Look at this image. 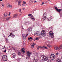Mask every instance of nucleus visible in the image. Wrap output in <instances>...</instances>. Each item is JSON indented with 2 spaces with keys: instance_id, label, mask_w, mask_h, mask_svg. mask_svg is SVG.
<instances>
[{
  "instance_id": "f257e3e1",
  "label": "nucleus",
  "mask_w": 62,
  "mask_h": 62,
  "mask_svg": "<svg viewBox=\"0 0 62 62\" xmlns=\"http://www.w3.org/2000/svg\"><path fill=\"white\" fill-rule=\"evenodd\" d=\"M44 15L43 16V18L42 19V21L43 22H45V20L47 17H46V13L44 12Z\"/></svg>"
},
{
  "instance_id": "f03ea898",
  "label": "nucleus",
  "mask_w": 62,
  "mask_h": 62,
  "mask_svg": "<svg viewBox=\"0 0 62 62\" xmlns=\"http://www.w3.org/2000/svg\"><path fill=\"white\" fill-rule=\"evenodd\" d=\"M41 58L44 61H45L48 60V58L46 56L44 55L42 56L41 57Z\"/></svg>"
},
{
  "instance_id": "7ed1b4c3",
  "label": "nucleus",
  "mask_w": 62,
  "mask_h": 62,
  "mask_svg": "<svg viewBox=\"0 0 62 62\" xmlns=\"http://www.w3.org/2000/svg\"><path fill=\"white\" fill-rule=\"evenodd\" d=\"M41 35L42 37H45L46 36V31L45 30H42L41 32Z\"/></svg>"
},
{
  "instance_id": "20e7f679",
  "label": "nucleus",
  "mask_w": 62,
  "mask_h": 62,
  "mask_svg": "<svg viewBox=\"0 0 62 62\" xmlns=\"http://www.w3.org/2000/svg\"><path fill=\"white\" fill-rule=\"evenodd\" d=\"M16 2L18 3V5L21 7V4H22V0H16Z\"/></svg>"
},
{
  "instance_id": "39448f33",
  "label": "nucleus",
  "mask_w": 62,
  "mask_h": 62,
  "mask_svg": "<svg viewBox=\"0 0 62 62\" xmlns=\"http://www.w3.org/2000/svg\"><path fill=\"white\" fill-rule=\"evenodd\" d=\"M49 35L52 38H53L54 37V33L52 31H50L49 32Z\"/></svg>"
},
{
  "instance_id": "423d86ee",
  "label": "nucleus",
  "mask_w": 62,
  "mask_h": 62,
  "mask_svg": "<svg viewBox=\"0 0 62 62\" xmlns=\"http://www.w3.org/2000/svg\"><path fill=\"white\" fill-rule=\"evenodd\" d=\"M50 57L51 60H54L55 59V56L54 55V54H52L50 56Z\"/></svg>"
},
{
  "instance_id": "0eeeda50",
  "label": "nucleus",
  "mask_w": 62,
  "mask_h": 62,
  "mask_svg": "<svg viewBox=\"0 0 62 62\" xmlns=\"http://www.w3.org/2000/svg\"><path fill=\"white\" fill-rule=\"evenodd\" d=\"M6 7L7 8H12V6L10 5L9 4H7Z\"/></svg>"
},
{
  "instance_id": "6e6552de",
  "label": "nucleus",
  "mask_w": 62,
  "mask_h": 62,
  "mask_svg": "<svg viewBox=\"0 0 62 62\" xmlns=\"http://www.w3.org/2000/svg\"><path fill=\"white\" fill-rule=\"evenodd\" d=\"M25 51V50L24 48H23L22 49L21 52H22V54H24Z\"/></svg>"
},
{
  "instance_id": "1a4fd4ad",
  "label": "nucleus",
  "mask_w": 62,
  "mask_h": 62,
  "mask_svg": "<svg viewBox=\"0 0 62 62\" xmlns=\"http://www.w3.org/2000/svg\"><path fill=\"white\" fill-rule=\"evenodd\" d=\"M18 14H15L13 16V18H17V16H18Z\"/></svg>"
},
{
  "instance_id": "9d476101",
  "label": "nucleus",
  "mask_w": 62,
  "mask_h": 62,
  "mask_svg": "<svg viewBox=\"0 0 62 62\" xmlns=\"http://www.w3.org/2000/svg\"><path fill=\"white\" fill-rule=\"evenodd\" d=\"M36 35L37 36H39L40 35V32H37V33H36Z\"/></svg>"
},
{
  "instance_id": "9b49d317",
  "label": "nucleus",
  "mask_w": 62,
  "mask_h": 62,
  "mask_svg": "<svg viewBox=\"0 0 62 62\" xmlns=\"http://www.w3.org/2000/svg\"><path fill=\"white\" fill-rule=\"evenodd\" d=\"M7 57H2V59L4 61H6L7 60Z\"/></svg>"
},
{
  "instance_id": "f8f14e48",
  "label": "nucleus",
  "mask_w": 62,
  "mask_h": 62,
  "mask_svg": "<svg viewBox=\"0 0 62 62\" xmlns=\"http://www.w3.org/2000/svg\"><path fill=\"white\" fill-rule=\"evenodd\" d=\"M33 1H32L31 0L30 1L29 3V5H31V4H33Z\"/></svg>"
},
{
  "instance_id": "ddd939ff",
  "label": "nucleus",
  "mask_w": 62,
  "mask_h": 62,
  "mask_svg": "<svg viewBox=\"0 0 62 62\" xmlns=\"http://www.w3.org/2000/svg\"><path fill=\"white\" fill-rule=\"evenodd\" d=\"M27 54H32V52H31L27 51Z\"/></svg>"
},
{
  "instance_id": "4468645a",
  "label": "nucleus",
  "mask_w": 62,
  "mask_h": 62,
  "mask_svg": "<svg viewBox=\"0 0 62 62\" xmlns=\"http://www.w3.org/2000/svg\"><path fill=\"white\" fill-rule=\"evenodd\" d=\"M54 49L56 50H60V49L58 47H54Z\"/></svg>"
},
{
  "instance_id": "2eb2a0df",
  "label": "nucleus",
  "mask_w": 62,
  "mask_h": 62,
  "mask_svg": "<svg viewBox=\"0 0 62 62\" xmlns=\"http://www.w3.org/2000/svg\"><path fill=\"white\" fill-rule=\"evenodd\" d=\"M10 18H11V17H9L8 18H7L6 20V21H9V20L10 19Z\"/></svg>"
},
{
  "instance_id": "dca6fc26",
  "label": "nucleus",
  "mask_w": 62,
  "mask_h": 62,
  "mask_svg": "<svg viewBox=\"0 0 62 62\" xmlns=\"http://www.w3.org/2000/svg\"><path fill=\"white\" fill-rule=\"evenodd\" d=\"M11 35H12V33H11L9 34H8V37H10V36Z\"/></svg>"
},
{
  "instance_id": "f3484780",
  "label": "nucleus",
  "mask_w": 62,
  "mask_h": 62,
  "mask_svg": "<svg viewBox=\"0 0 62 62\" xmlns=\"http://www.w3.org/2000/svg\"><path fill=\"white\" fill-rule=\"evenodd\" d=\"M11 56H13L14 58H15V57L16 56V55L15 54V55L12 54V55H11Z\"/></svg>"
},
{
  "instance_id": "a211bd4d",
  "label": "nucleus",
  "mask_w": 62,
  "mask_h": 62,
  "mask_svg": "<svg viewBox=\"0 0 62 62\" xmlns=\"http://www.w3.org/2000/svg\"><path fill=\"white\" fill-rule=\"evenodd\" d=\"M47 21H51V20H52V19H51V18H50V17L49 18H47Z\"/></svg>"
},
{
  "instance_id": "6ab92c4d",
  "label": "nucleus",
  "mask_w": 62,
  "mask_h": 62,
  "mask_svg": "<svg viewBox=\"0 0 62 62\" xmlns=\"http://www.w3.org/2000/svg\"><path fill=\"white\" fill-rule=\"evenodd\" d=\"M47 45L48 47H49V48L52 47V46L49 44H47Z\"/></svg>"
},
{
  "instance_id": "aec40b11",
  "label": "nucleus",
  "mask_w": 62,
  "mask_h": 62,
  "mask_svg": "<svg viewBox=\"0 0 62 62\" xmlns=\"http://www.w3.org/2000/svg\"><path fill=\"white\" fill-rule=\"evenodd\" d=\"M7 15H8V13H6L4 14V16L5 17H6Z\"/></svg>"
},
{
  "instance_id": "412c9836",
  "label": "nucleus",
  "mask_w": 62,
  "mask_h": 62,
  "mask_svg": "<svg viewBox=\"0 0 62 62\" xmlns=\"http://www.w3.org/2000/svg\"><path fill=\"white\" fill-rule=\"evenodd\" d=\"M38 61V60L37 59H35L34 60V62H37Z\"/></svg>"
},
{
  "instance_id": "4be33fe9",
  "label": "nucleus",
  "mask_w": 62,
  "mask_h": 62,
  "mask_svg": "<svg viewBox=\"0 0 62 62\" xmlns=\"http://www.w3.org/2000/svg\"><path fill=\"white\" fill-rule=\"evenodd\" d=\"M2 57L7 58V56L6 55H3V56H2Z\"/></svg>"
},
{
  "instance_id": "5701e85b",
  "label": "nucleus",
  "mask_w": 62,
  "mask_h": 62,
  "mask_svg": "<svg viewBox=\"0 0 62 62\" xmlns=\"http://www.w3.org/2000/svg\"><path fill=\"white\" fill-rule=\"evenodd\" d=\"M28 40H30V39H32V38L31 37H30V38H28Z\"/></svg>"
},
{
  "instance_id": "b1692460",
  "label": "nucleus",
  "mask_w": 62,
  "mask_h": 62,
  "mask_svg": "<svg viewBox=\"0 0 62 62\" xmlns=\"http://www.w3.org/2000/svg\"><path fill=\"white\" fill-rule=\"evenodd\" d=\"M12 38H14V37H15V35H14V34H12Z\"/></svg>"
},
{
  "instance_id": "393cba45",
  "label": "nucleus",
  "mask_w": 62,
  "mask_h": 62,
  "mask_svg": "<svg viewBox=\"0 0 62 62\" xmlns=\"http://www.w3.org/2000/svg\"><path fill=\"white\" fill-rule=\"evenodd\" d=\"M57 62H62L61 60H60L58 61V60H57Z\"/></svg>"
},
{
  "instance_id": "a878e982",
  "label": "nucleus",
  "mask_w": 62,
  "mask_h": 62,
  "mask_svg": "<svg viewBox=\"0 0 62 62\" xmlns=\"http://www.w3.org/2000/svg\"><path fill=\"white\" fill-rule=\"evenodd\" d=\"M31 47L32 48H34V46L33 45H31Z\"/></svg>"
},
{
  "instance_id": "bb28decb",
  "label": "nucleus",
  "mask_w": 62,
  "mask_h": 62,
  "mask_svg": "<svg viewBox=\"0 0 62 62\" xmlns=\"http://www.w3.org/2000/svg\"><path fill=\"white\" fill-rule=\"evenodd\" d=\"M59 48L60 49H62V45H61L59 47Z\"/></svg>"
},
{
  "instance_id": "cd10ccee",
  "label": "nucleus",
  "mask_w": 62,
  "mask_h": 62,
  "mask_svg": "<svg viewBox=\"0 0 62 62\" xmlns=\"http://www.w3.org/2000/svg\"><path fill=\"white\" fill-rule=\"evenodd\" d=\"M23 37L24 38V39H26V37L25 35H24V36H23Z\"/></svg>"
},
{
  "instance_id": "c85d7f7f",
  "label": "nucleus",
  "mask_w": 62,
  "mask_h": 62,
  "mask_svg": "<svg viewBox=\"0 0 62 62\" xmlns=\"http://www.w3.org/2000/svg\"><path fill=\"white\" fill-rule=\"evenodd\" d=\"M31 30V29L30 28L28 29V31H30Z\"/></svg>"
},
{
  "instance_id": "c756f323",
  "label": "nucleus",
  "mask_w": 62,
  "mask_h": 62,
  "mask_svg": "<svg viewBox=\"0 0 62 62\" xmlns=\"http://www.w3.org/2000/svg\"><path fill=\"white\" fill-rule=\"evenodd\" d=\"M43 47H44V48H45L46 49H48L47 47H45L44 46H43Z\"/></svg>"
},
{
  "instance_id": "7c9ffc66",
  "label": "nucleus",
  "mask_w": 62,
  "mask_h": 62,
  "mask_svg": "<svg viewBox=\"0 0 62 62\" xmlns=\"http://www.w3.org/2000/svg\"><path fill=\"white\" fill-rule=\"evenodd\" d=\"M18 54H21V53L20 52H18Z\"/></svg>"
},
{
  "instance_id": "2f4dec72",
  "label": "nucleus",
  "mask_w": 62,
  "mask_h": 62,
  "mask_svg": "<svg viewBox=\"0 0 62 62\" xmlns=\"http://www.w3.org/2000/svg\"><path fill=\"white\" fill-rule=\"evenodd\" d=\"M33 2L34 3H37V1H36V0H34L33 1Z\"/></svg>"
},
{
  "instance_id": "473e14b6",
  "label": "nucleus",
  "mask_w": 62,
  "mask_h": 62,
  "mask_svg": "<svg viewBox=\"0 0 62 62\" xmlns=\"http://www.w3.org/2000/svg\"><path fill=\"white\" fill-rule=\"evenodd\" d=\"M21 27H22V28L21 29V30H23V26H22Z\"/></svg>"
},
{
  "instance_id": "72a5a7b5",
  "label": "nucleus",
  "mask_w": 62,
  "mask_h": 62,
  "mask_svg": "<svg viewBox=\"0 0 62 62\" xmlns=\"http://www.w3.org/2000/svg\"><path fill=\"white\" fill-rule=\"evenodd\" d=\"M31 19H32V20H33L34 21H35L36 20V19L34 18H32Z\"/></svg>"
},
{
  "instance_id": "f704fd0d",
  "label": "nucleus",
  "mask_w": 62,
  "mask_h": 62,
  "mask_svg": "<svg viewBox=\"0 0 62 62\" xmlns=\"http://www.w3.org/2000/svg\"><path fill=\"white\" fill-rule=\"evenodd\" d=\"M39 38H38V37H37L36 39H36L37 40H39Z\"/></svg>"
},
{
  "instance_id": "c9c22d12",
  "label": "nucleus",
  "mask_w": 62,
  "mask_h": 62,
  "mask_svg": "<svg viewBox=\"0 0 62 62\" xmlns=\"http://www.w3.org/2000/svg\"><path fill=\"white\" fill-rule=\"evenodd\" d=\"M23 3L24 4H25H25H26V2H24V1H23Z\"/></svg>"
},
{
  "instance_id": "e433bc0d",
  "label": "nucleus",
  "mask_w": 62,
  "mask_h": 62,
  "mask_svg": "<svg viewBox=\"0 0 62 62\" xmlns=\"http://www.w3.org/2000/svg\"><path fill=\"white\" fill-rule=\"evenodd\" d=\"M39 38H42V36H40L39 37Z\"/></svg>"
},
{
  "instance_id": "4c0bfd02",
  "label": "nucleus",
  "mask_w": 62,
  "mask_h": 62,
  "mask_svg": "<svg viewBox=\"0 0 62 62\" xmlns=\"http://www.w3.org/2000/svg\"><path fill=\"white\" fill-rule=\"evenodd\" d=\"M27 56L29 57V58L30 57V54H28L27 55Z\"/></svg>"
},
{
  "instance_id": "58836bf2",
  "label": "nucleus",
  "mask_w": 62,
  "mask_h": 62,
  "mask_svg": "<svg viewBox=\"0 0 62 62\" xmlns=\"http://www.w3.org/2000/svg\"><path fill=\"white\" fill-rule=\"evenodd\" d=\"M32 45L34 46V45H36V44H35L34 43H33V44H32Z\"/></svg>"
},
{
  "instance_id": "ea45409f",
  "label": "nucleus",
  "mask_w": 62,
  "mask_h": 62,
  "mask_svg": "<svg viewBox=\"0 0 62 62\" xmlns=\"http://www.w3.org/2000/svg\"><path fill=\"white\" fill-rule=\"evenodd\" d=\"M50 18H51V19H53V17H52V16H50Z\"/></svg>"
},
{
  "instance_id": "a19ab883",
  "label": "nucleus",
  "mask_w": 62,
  "mask_h": 62,
  "mask_svg": "<svg viewBox=\"0 0 62 62\" xmlns=\"http://www.w3.org/2000/svg\"><path fill=\"white\" fill-rule=\"evenodd\" d=\"M18 11H19V12H21V11H22V10H21V9H20Z\"/></svg>"
},
{
  "instance_id": "79ce46f5",
  "label": "nucleus",
  "mask_w": 62,
  "mask_h": 62,
  "mask_svg": "<svg viewBox=\"0 0 62 62\" xmlns=\"http://www.w3.org/2000/svg\"><path fill=\"white\" fill-rule=\"evenodd\" d=\"M16 60L19 61V58H17L16 59Z\"/></svg>"
},
{
  "instance_id": "37998d69",
  "label": "nucleus",
  "mask_w": 62,
  "mask_h": 62,
  "mask_svg": "<svg viewBox=\"0 0 62 62\" xmlns=\"http://www.w3.org/2000/svg\"><path fill=\"white\" fill-rule=\"evenodd\" d=\"M26 59H27V60H28V58L27 57H26Z\"/></svg>"
},
{
  "instance_id": "c03bdc74",
  "label": "nucleus",
  "mask_w": 62,
  "mask_h": 62,
  "mask_svg": "<svg viewBox=\"0 0 62 62\" xmlns=\"http://www.w3.org/2000/svg\"><path fill=\"white\" fill-rule=\"evenodd\" d=\"M3 52H6V50H5V51H3Z\"/></svg>"
},
{
  "instance_id": "a18cd8bd",
  "label": "nucleus",
  "mask_w": 62,
  "mask_h": 62,
  "mask_svg": "<svg viewBox=\"0 0 62 62\" xmlns=\"http://www.w3.org/2000/svg\"><path fill=\"white\" fill-rule=\"evenodd\" d=\"M10 12L9 13L8 16H10Z\"/></svg>"
},
{
  "instance_id": "49530a36",
  "label": "nucleus",
  "mask_w": 62,
  "mask_h": 62,
  "mask_svg": "<svg viewBox=\"0 0 62 62\" xmlns=\"http://www.w3.org/2000/svg\"><path fill=\"white\" fill-rule=\"evenodd\" d=\"M33 16H31V18H33Z\"/></svg>"
},
{
  "instance_id": "de8ad7c7",
  "label": "nucleus",
  "mask_w": 62,
  "mask_h": 62,
  "mask_svg": "<svg viewBox=\"0 0 62 62\" xmlns=\"http://www.w3.org/2000/svg\"><path fill=\"white\" fill-rule=\"evenodd\" d=\"M28 16H31V14H29L28 15Z\"/></svg>"
},
{
  "instance_id": "09e8293b",
  "label": "nucleus",
  "mask_w": 62,
  "mask_h": 62,
  "mask_svg": "<svg viewBox=\"0 0 62 62\" xmlns=\"http://www.w3.org/2000/svg\"><path fill=\"white\" fill-rule=\"evenodd\" d=\"M44 2H42L41 4V5H43V4H44Z\"/></svg>"
},
{
  "instance_id": "8fccbe9b",
  "label": "nucleus",
  "mask_w": 62,
  "mask_h": 62,
  "mask_svg": "<svg viewBox=\"0 0 62 62\" xmlns=\"http://www.w3.org/2000/svg\"><path fill=\"white\" fill-rule=\"evenodd\" d=\"M21 55V56H22L23 57V55Z\"/></svg>"
},
{
  "instance_id": "3c124183",
  "label": "nucleus",
  "mask_w": 62,
  "mask_h": 62,
  "mask_svg": "<svg viewBox=\"0 0 62 62\" xmlns=\"http://www.w3.org/2000/svg\"><path fill=\"white\" fill-rule=\"evenodd\" d=\"M59 54V53L58 52H57L56 53V54Z\"/></svg>"
},
{
  "instance_id": "603ef678",
  "label": "nucleus",
  "mask_w": 62,
  "mask_h": 62,
  "mask_svg": "<svg viewBox=\"0 0 62 62\" xmlns=\"http://www.w3.org/2000/svg\"><path fill=\"white\" fill-rule=\"evenodd\" d=\"M28 35V34H27L26 35V37H27Z\"/></svg>"
},
{
  "instance_id": "864d4df0",
  "label": "nucleus",
  "mask_w": 62,
  "mask_h": 62,
  "mask_svg": "<svg viewBox=\"0 0 62 62\" xmlns=\"http://www.w3.org/2000/svg\"><path fill=\"white\" fill-rule=\"evenodd\" d=\"M39 48H41V46H39Z\"/></svg>"
},
{
  "instance_id": "5fc2aeb1",
  "label": "nucleus",
  "mask_w": 62,
  "mask_h": 62,
  "mask_svg": "<svg viewBox=\"0 0 62 62\" xmlns=\"http://www.w3.org/2000/svg\"><path fill=\"white\" fill-rule=\"evenodd\" d=\"M2 6H4V4H2Z\"/></svg>"
},
{
  "instance_id": "6e6d98bb",
  "label": "nucleus",
  "mask_w": 62,
  "mask_h": 62,
  "mask_svg": "<svg viewBox=\"0 0 62 62\" xmlns=\"http://www.w3.org/2000/svg\"><path fill=\"white\" fill-rule=\"evenodd\" d=\"M22 6H24V5L23 4H22Z\"/></svg>"
},
{
  "instance_id": "4d7b16f0",
  "label": "nucleus",
  "mask_w": 62,
  "mask_h": 62,
  "mask_svg": "<svg viewBox=\"0 0 62 62\" xmlns=\"http://www.w3.org/2000/svg\"><path fill=\"white\" fill-rule=\"evenodd\" d=\"M15 54V53H14L12 54Z\"/></svg>"
},
{
  "instance_id": "13d9d810",
  "label": "nucleus",
  "mask_w": 62,
  "mask_h": 62,
  "mask_svg": "<svg viewBox=\"0 0 62 62\" xmlns=\"http://www.w3.org/2000/svg\"><path fill=\"white\" fill-rule=\"evenodd\" d=\"M41 48H42V49H43V48H44L43 47H41Z\"/></svg>"
},
{
  "instance_id": "bf43d9fd",
  "label": "nucleus",
  "mask_w": 62,
  "mask_h": 62,
  "mask_svg": "<svg viewBox=\"0 0 62 62\" xmlns=\"http://www.w3.org/2000/svg\"><path fill=\"white\" fill-rule=\"evenodd\" d=\"M22 15V14H19V15L20 16V15Z\"/></svg>"
},
{
  "instance_id": "052dcab7",
  "label": "nucleus",
  "mask_w": 62,
  "mask_h": 62,
  "mask_svg": "<svg viewBox=\"0 0 62 62\" xmlns=\"http://www.w3.org/2000/svg\"><path fill=\"white\" fill-rule=\"evenodd\" d=\"M13 49H14L15 50V49L14 48H13Z\"/></svg>"
},
{
  "instance_id": "680f3d73",
  "label": "nucleus",
  "mask_w": 62,
  "mask_h": 62,
  "mask_svg": "<svg viewBox=\"0 0 62 62\" xmlns=\"http://www.w3.org/2000/svg\"><path fill=\"white\" fill-rule=\"evenodd\" d=\"M24 6H25V7H26V5H24Z\"/></svg>"
},
{
  "instance_id": "e2e57ef3",
  "label": "nucleus",
  "mask_w": 62,
  "mask_h": 62,
  "mask_svg": "<svg viewBox=\"0 0 62 62\" xmlns=\"http://www.w3.org/2000/svg\"><path fill=\"white\" fill-rule=\"evenodd\" d=\"M0 2H1L2 1V0H0Z\"/></svg>"
},
{
  "instance_id": "0e129e2a",
  "label": "nucleus",
  "mask_w": 62,
  "mask_h": 62,
  "mask_svg": "<svg viewBox=\"0 0 62 62\" xmlns=\"http://www.w3.org/2000/svg\"><path fill=\"white\" fill-rule=\"evenodd\" d=\"M59 53H61V52H60V51H59Z\"/></svg>"
},
{
  "instance_id": "69168bd1",
  "label": "nucleus",
  "mask_w": 62,
  "mask_h": 62,
  "mask_svg": "<svg viewBox=\"0 0 62 62\" xmlns=\"http://www.w3.org/2000/svg\"><path fill=\"white\" fill-rule=\"evenodd\" d=\"M25 9V8H23V9Z\"/></svg>"
},
{
  "instance_id": "338daca9",
  "label": "nucleus",
  "mask_w": 62,
  "mask_h": 62,
  "mask_svg": "<svg viewBox=\"0 0 62 62\" xmlns=\"http://www.w3.org/2000/svg\"><path fill=\"white\" fill-rule=\"evenodd\" d=\"M3 49H4V48H2Z\"/></svg>"
},
{
  "instance_id": "774afa93",
  "label": "nucleus",
  "mask_w": 62,
  "mask_h": 62,
  "mask_svg": "<svg viewBox=\"0 0 62 62\" xmlns=\"http://www.w3.org/2000/svg\"><path fill=\"white\" fill-rule=\"evenodd\" d=\"M48 1H51V0H48Z\"/></svg>"
}]
</instances>
